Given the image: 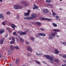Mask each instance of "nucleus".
Masks as SVG:
<instances>
[{
  "instance_id": "6e6d98bb",
  "label": "nucleus",
  "mask_w": 66,
  "mask_h": 66,
  "mask_svg": "<svg viewBox=\"0 0 66 66\" xmlns=\"http://www.w3.org/2000/svg\"><path fill=\"white\" fill-rule=\"evenodd\" d=\"M24 54L25 55H27V54L26 53H25Z\"/></svg>"
},
{
  "instance_id": "cd10ccee",
  "label": "nucleus",
  "mask_w": 66,
  "mask_h": 66,
  "mask_svg": "<svg viewBox=\"0 0 66 66\" xmlns=\"http://www.w3.org/2000/svg\"><path fill=\"white\" fill-rule=\"evenodd\" d=\"M47 6H50L51 8H53V5L51 4H48L47 5Z\"/></svg>"
},
{
  "instance_id": "49530a36",
  "label": "nucleus",
  "mask_w": 66,
  "mask_h": 66,
  "mask_svg": "<svg viewBox=\"0 0 66 66\" xmlns=\"http://www.w3.org/2000/svg\"><path fill=\"white\" fill-rule=\"evenodd\" d=\"M28 12L27 13H29L30 14V13L31 12V11H30V10H28Z\"/></svg>"
},
{
  "instance_id": "bf43d9fd",
  "label": "nucleus",
  "mask_w": 66,
  "mask_h": 66,
  "mask_svg": "<svg viewBox=\"0 0 66 66\" xmlns=\"http://www.w3.org/2000/svg\"><path fill=\"white\" fill-rule=\"evenodd\" d=\"M58 20H59V21H60V20H61V19L60 18L59 19H58Z\"/></svg>"
},
{
  "instance_id": "4c0bfd02",
  "label": "nucleus",
  "mask_w": 66,
  "mask_h": 66,
  "mask_svg": "<svg viewBox=\"0 0 66 66\" xmlns=\"http://www.w3.org/2000/svg\"><path fill=\"white\" fill-rule=\"evenodd\" d=\"M35 62L36 63H37V64H40V65H41V64H40V62H38L36 60H35Z\"/></svg>"
},
{
  "instance_id": "473e14b6",
  "label": "nucleus",
  "mask_w": 66,
  "mask_h": 66,
  "mask_svg": "<svg viewBox=\"0 0 66 66\" xmlns=\"http://www.w3.org/2000/svg\"><path fill=\"white\" fill-rule=\"evenodd\" d=\"M31 40H32L33 42H34V41L35 40L34 39V38H33V37H31Z\"/></svg>"
},
{
  "instance_id": "412c9836",
  "label": "nucleus",
  "mask_w": 66,
  "mask_h": 66,
  "mask_svg": "<svg viewBox=\"0 0 66 66\" xmlns=\"http://www.w3.org/2000/svg\"><path fill=\"white\" fill-rule=\"evenodd\" d=\"M52 24L53 26V27H57V25L56 23H52Z\"/></svg>"
},
{
  "instance_id": "7ed1b4c3",
  "label": "nucleus",
  "mask_w": 66,
  "mask_h": 66,
  "mask_svg": "<svg viewBox=\"0 0 66 66\" xmlns=\"http://www.w3.org/2000/svg\"><path fill=\"white\" fill-rule=\"evenodd\" d=\"M18 34H20V36H22V35H26V32H22L21 31H19L18 32Z\"/></svg>"
},
{
  "instance_id": "dca6fc26",
  "label": "nucleus",
  "mask_w": 66,
  "mask_h": 66,
  "mask_svg": "<svg viewBox=\"0 0 66 66\" xmlns=\"http://www.w3.org/2000/svg\"><path fill=\"white\" fill-rule=\"evenodd\" d=\"M36 24H37V25H38V26H41V23L39 22H36Z\"/></svg>"
},
{
  "instance_id": "b1692460",
  "label": "nucleus",
  "mask_w": 66,
  "mask_h": 66,
  "mask_svg": "<svg viewBox=\"0 0 66 66\" xmlns=\"http://www.w3.org/2000/svg\"><path fill=\"white\" fill-rule=\"evenodd\" d=\"M45 2H47V3H50V2H52V0H46Z\"/></svg>"
},
{
  "instance_id": "f257e3e1",
  "label": "nucleus",
  "mask_w": 66,
  "mask_h": 66,
  "mask_svg": "<svg viewBox=\"0 0 66 66\" xmlns=\"http://www.w3.org/2000/svg\"><path fill=\"white\" fill-rule=\"evenodd\" d=\"M44 57H46L47 59L50 60V61L51 63H54V60H53V57L50 56L48 55H43Z\"/></svg>"
},
{
  "instance_id": "8fccbe9b",
  "label": "nucleus",
  "mask_w": 66,
  "mask_h": 66,
  "mask_svg": "<svg viewBox=\"0 0 66 66\" xmlns=\"http://www.w3.org/2000/svg\"><path fill=\"white\" fill-rule=\"evenodd\" d=\"M40 29L42 31H44V29L43 28H40Z\"/></svg>"
},
{
  "instance_id": "37998d69",
  "label": "nucleus",
  "mask_w": 66,
  "mask_h": 66,
  "mask_svg": "<svg viewBox=\"0 0 66 66\" xmlns=\"http://www.w3.org/2000/svg\"><path fill=\"white\" fill-rule=\"evenodd\" d=\"M16 18L18 19H19V16L18 15H17L16 16Z\"/></svg>"
},
{
  "instance_id": "5701e85b",
  "label": "nucleus",
  "mask_w": 66,
  "mask_h": 66,
  "mask_svg": "<svg viewBox=\"0 0 66 66\" xmlns=\"http://www.w3.org/2000/svg\"><path fill=\"white\" fill-rule=\"evenodd\" d=\"M49 38L50 39H53V36L51 34L49 36Z\"/></svg>"
},
{
  "instance_id": "58836bf2",
  "label": "nucleus",
  "mask_w": 66,
  "mask_h": 66,
  "mask_svg": "<svg viewBox=\"0 0 66 66\" xmlns=\"http://www.w3.org/2000/svg\"><path fill=\"white\" fill-rule=\"evenodd\" d=\"M62 57L63 58H65V59H66V55L65 54H63V56H62Z\"/></svg>"
},
{
  "instance_id": "1a4fd4ad",
  "label": "nucleus",
  "mask_w": 66,
  "mask_h": 66,
  "mask_svg": "<svg viewBox=\"0 0 66 66\" xmlns=\"http://www.w3.org/2000/svg\"><path fill=\"white\" fill-rule=\"evenodd\" d=\"M5 18V17L4 15H3L2 14H0V19L4 20V19Z\"/></svg>"
},
{
  "instance_id": "de8ad7c7",
  "label": "nucleus",
  "mask_w": 66,
  "mask_h": 66,
  "mask_svg": "<svg viewBox=\"0 0 66 66\" xmlns=\"http://www.w3.org/2000/svg\"><path fill=\"white\" fill-rule=\"evenodd\" d=\"M26 43L27 44H30V43H29V42H28L27 41H26Z\"/></svg>"
},
{
  "instance_id": "864d4df0",
  "label": "nucleus",
  "mask_w": 66,
  "mask_h": 66,
  "mask_svg": "<svg viewBox=\"0 0 66 66\" xmlns=\"http://www.w3.org/2000/svg\"><path fill=\"white\" fill-rule=\"evenodd\" d=\"M59 55L60 56H62V55L61 54H59Z\"/></svg>"
},
{
  "instance_id": "423d86ee",
  "label": "nucleus",
  "mask_w": 66,
  "mask_h": 66,
  "mask_svg": "<svg viewBox=\"0 0 66 66\" xmlns=\"http://www.w3.org/2000/svg\"><path fill=\"white\" fill-rule=\"evenodd\" d=\"M42 19L44 20H46L48 21H51L52 20H51V19L48 18H43Z\"/></svg>"
},
{
  "instance_id": "f8f14e48",
  "label": "nucleus",
  "mask_w": 66,
  "mask_h": 66,
  "mask_svg": "<svg viewBox=\"0 0 66 66\" xmlns=\"http://www.w3.org/2000/svg\"><path fill=\"white\" fill-rule=\"evenodd\" d=\"M13 7L14 9H15L16 10L18 9V8H19V5H15Z\"/></svg>"
},
{
  "instance_id": "69168bd1",
  "label": "nucleus",
  "mask_w": 66,
  "mask_h": 66,
  "mask_svg": "<svg viewBox=\"0 0 66 66\" xmlns=\"http://www.w3.org/2000/svg\"><path fill=\"white\" fill-rule=\"evenodd\" d=\"M51 11H52V13H54V12H53V10H52Z\"/></svg>"
},
{
  "instance_id": "72a5a7b5",
  "label": "nucleus",
  "mask_w": 66,
  "mask_h": 66,
  "mask_svg": "<svg viewBox=\"0 0 66 66\" xmlns=\"http://www.w3.org/2000/svg\"><path fill=\"white\" fill-rule=\"evenodd\" d=\"M27 55L29 56H31V53H29L27 54Z\"/></svg>"
},
{
  "instance_id": "e2e57ef3",
  "label": "nucleus",
  "mask_w": 66,
  "mask_h": 66,
  "mask_svg": "<svg viewBox=\"0 0 66 66\" xmlns=\"http://www.w3.org/2000/svg\"><path fill=\"white\" fill-rule=\"evenodd\" d=\"M9 39L10 40H11V38H10Z\"/></svg>"
},
{
  "instance_id": "4d7b16f0",
  "label": "nucleus",
  "mask_w": 66,
  "mask_h": 66,
  "mask_svg": "<svg viewBox=\"0 0 66 66\" xmlns=\"http://www.w3.org/2000/svg\"><path fill=\"white\" fill-rule=\"evenodd\" d=\"M8 35V34H7L6 36H5L6 37H7V36Z\"/></svg>"
},
{
  "instance_id": "c85d7f7f",
  "label": "nucleus",
  "mask_w": 66,
  "mask_h": 66,
  "mask_svg": "<svg viewBox=\"0 0 66 66\" xmlns=\"http://www.w3.org/2000/svg\"><path fill=\"white\" fill-rule=\"evenodd\" d=\"M10 47L12 49H14L15 48V47L13 45H11L10 46Z\"/></svg>"
},
{
  "instance_id": "c756f323",
  "label": "nucleus",
  "mask_w": 66,
  "mask_h": 66,
  "mask_svg": "<svg viewBox=\"0 0 66 66\" xmlns=\"http://www.w3.org/2000/svg\"><path fill=\"white\" fill-rule=\"evenodd\" d=\"M61 44L63 45H64L65 46H66V42H61Z\"/></svg>"
},
{
  "instance_id": "39448f33",
  "label": "nucleus",
  "mask_w": 66,
  "mask_h": 66,
  "mask_svg": "<svg viewBox=\"0 0 66 66\" xmlns=\"http://www.w3.org/2000/svg\"><path fill=\"white\" fill-rule=\"evenodd\" d=\"M43 12L44 13H45V14H47L49 12V10L47 9H44Z\"/></svg>"
},
{
  "instance_id": "a878e982",
  "label": "nucleus",
  "mask_w": 66,
  "mask_h": 66,
  "mask_svg": "<svg viewBox=\"0 0 66 66\" xmlns=\"http://www.w3.org/2000/svg\"><path fill=\"white\" fill-rule=\"evenodd\" d=\"M19 38H20V42H22L23 41V39L22 38H20V36H19Z\"/></svg>"
},
{
  "instance_id": "13d9d810",
  "label": "nucleus",
  "mask_w": 66,
  "mask_h": 66,
  "mask_svg": "<svg viewBox=\"0 0 66 66\" xmlns=\"http://www.w3.org/2000/svg\"><path fill=\"white\" fill-rule=\"evenodd\" d=\"M2 0H0V1L1 2H2Z\"/></svg>"
},
{
  "instance_id": "f704fd0d",
  "label": "nucleus",
  "mask_w": 66,
  "mask_h": 66,
  "mask_svg": "<svg viewBox=\"0 0 66 66\" xmlns=\"http://www.w3.org/2000/svg\"><path fill=\"white\" fill-rule=\"evenodd\" d=\"M39 36V35L38 34H36L35 37L36 38H37V37H38Z\"/></svg>"
},
{
  "instance_id": "6ab92c4d",
  "label": "nucleus",
  "mask_w": 66,
  "mask_h": 66,
  "mask_svg": "<svg viewBox=\"0 0 66 66\" xmlns=\"http://www.w3.org/2000/svg\"><path fill=\"white\" fill-rule=\"evenodd\" d=\"M24 19H26V20H30V19H30V17H25L24 18Z\"/></svg>"
},
{
  "instance_id": "aec40b11",
  "label": "nucleus",
  "mask_w": 66,
  "mask_h": 66,
  "mask_svg": "<svg viewBox=\"0 0 66 66\" xmlns=\"http://www.w3.org/2000/svg\"><path fill=\"white\" fill-rule=\"evenodd\" d=\"M29 13H24V15L25 16H29Z\"/></svg>"
},
{
  "instance_id": "393cba45",
  "label": "nucleus",
  "mask_w": 66,
  "mask_h": 66,
  "mask_svg": "<svg viewBox=\"0 0 66 66\" xmlns=\"http://www.w3.org/2000/svg\"><path fill=\"white\" fill-rule=\"evenodd\" d=\"M54 32H60V30H59L56 29H54L53 30Z\"/></svg>"
},
{
  "instance_id": "3c124183",
  "label": "nucleus",
  "mask_w": 66,
  "mask_h": 66,
  "mask_svg": "<svg viewBox=\"0 0 66 66\" xmlns=\"http://www.w3.org/2000/svg\"><path fill=\"white\" fill-rule=\"evenodd\" d=\"M52 14L54 16V15H55V13L54 12H53L52 13Z\"/></svg>"
},
{
  "instance_id": "a211bd4d",
  "label": "nucleus",
  "mask_w": 66,
  "mask_h": 66,
  "mask_svg": "<svg viewBox=\"0 0 66 66\" xmlns=\"http://www.w3.org/2000/svg\"><path fill=\"white\" fill-rule=\"evenodd\" d=\"M4 31H5V30L4 29H2L0 30V34L3 33Z\"/></svg>"
},
{
  "instance_id": "5fc2aeb1",
  "label": "nucleus",
  "mask_w": 66,
  "mask_h": 66,
  "mask_svg": "<svg viewBox=\"0 0 66 66\" xmlns=\"http://www.w3.org/2000/svg\"><path fill=\"white\" fill-rule=\"evenodd\" d=\"M9 65L10 66H13V64H9Z\"/></svg>"
},
{
  "instance_id": "9b49d317",
  "label": "nucleus",
  "mask_w": 66,
  "mask_h": 66,
  "mask_svg": "<svg viewBox=\"0 0 66 66\" xmlns=\"http://www.w3.org/2000/svg\"><path fill=\"white\" fill-rule=\"evenodd\" d=\"M39 36H45L46 35L44 33H39Z\"/></svg>"
},
{
  "instance_id": "2eb2a0df",
  "label": "nucleus",
  "mask_w": 66,
  "mask_h": 66,
  "mask_svg": "<svg viewBox=\"0 0 66 66\" xmlns=\"http://www.w3.org/2000/svg\"><path fill=\"white\" fill-rule=\"evenodd\" d=\"M55 34H57L56 32H55L54 33H52L51 35L53 36V37H54L55 36Z\"/></svg>"
},
{
  "instance_id": "79ce46f5",
  "label": "nucleus",
  "mask_w": 66,
  "mask_h": 66,
  "mask_svg": "<svg viewBox=\"0 0 66 66\" xmlns=\"http://www.w3.org/2000/svg\"><path fill=\"white\" fill-rule=\"evenodd\" d=\"M14 43V41H11L10 42V44H13V43Z\"/></svg>"
},
{
  "instance_id": "774afa93",
  "label": "nucleus",
  "mask_w": 66,
  "mask_h": 66,
  "mask_svg": "<svg viewBox=\"0 0 66 66\" xmlns=\"http://www.w3.org/2000/svg\"><path fill=\"white\" fill-rule=\"evenodd\" d=\"M22 66H26V65H23Z\"/></svg>"
},
{
  "instance_id": "e433bc0d",
  "label": "nucleus",
  "mask_w": 66,
  "mask_h": 66,
  "mask_svg": "<svg viewBox=\"0 0 66 66\" xmlns=\"http://www.w3.org/2000/svg\"><path fill=\"white\" fill-rule=\"evenodd\" d=\"M24 4L25 5V6H27L28 5V4L26 2H25L24 3Z\"/></svg>"
},
{
  "instance_id": "f3484780",
  "label": "nucleus",
  "mask_w": 66,
  "mask_h": 66,
  "mask_svg": "<svg viewBox=\"0 0 66 66\" xmlns=\"http://www.w3.org/2000/svg\"><path fill=\"white\" fill-rule=\"evenodd\" d=\"M6 30H7L9 32H10V33H11V31L10 30H11V28H10L7 27L6 28Z\"/></svg>"
},
{
  "instance_id": "c03bdc74",
  "label": "nucleus",
  "mask_w": 66,
  "mask_h": 66,
  "mask_svg": "<svg viewBox=\"0 0 66 66\" xmlns=\"http://www.w3.org/2000/svg\"><path fill=\"white\" fill-rule=\"evenodd\" d=\"M13 34L14 35H15L16 34V32H14L13 33Z\"/></svg>"
},
{
  "instance_id": "c9c22d12",
  "label": "nucleus",
  "mask_w": 66,
  "mask_h": 66,
  "mask_svg": "<svg viewBox=\"0 0 66 66\" xmlns=\"http://www.w3.org/2000/svg\"><path fill=\"white\" fill-rule=\"evenodd\" d=\"M54 61L55 62H57V63L59 62V60L57 59H55Z\"/></svg>"
},
{
  "instance_id": "a19ab883",
  "label": "nucleus",
  "mask_w": 66,
  "mask_h": 66,
  "mask_svg": "<svg viewBox=\"0 0 66 66\" xmlns=\"http://www.w3.org/2000/svg\"><path fill=\"white\" fill-rule=\"evenodd\" d=\"M12 40L13 42H15V38L14 37H12Z\"/></svg>"
},
{
  "instance_id": "9d476101",
  "label": "nucleus",
  "mask_w": 66,
  "mask_h": 66,
  "mask_svg": "<svg viewBox=\"0 0 66 66\" xmlns=\"http://www.w3.org/2000/svg\"><path fill=\"white\" fill-rule=\"evenodd\" d=\"M11 27L13 28V30H15V28H16V27H17L16 26H15L14 24H11Z\"/></svg>"
},
{
  "instance_id": "7c9ffc66",
  "label": "nucleus",
  "mask_w": 66,
  "mask_h": 66,
  "mask_svg": "<svg viewBox=\"0 0 66 66\" xmlns=\"http://www.w3.org/2000/svg\"><path fill=\"white\" fill-rule=\"evenodd\" d=\"M55 18L56 20H58V19L60 18V17L57 15H56L55 16Z\"/></svg>"
},
{
  "instance_id": "4be33fe9",
  "label": "nucleus",
  "mask_w": 66,
  "mask_h": 66,
  "mask_svg": "<svg viewBox=\"0 0 66 66\" xmlns=\"http://www.w3.org/2000/svg\"><path fill=\"white\" fill-rule=\"evenodd\" d=\"M3 42H4V39H2L0 41L1 44L2 45L3 44Z\"/></svg>"
},
{
  "instance_id": "338daca9",
  "label": "nucleus",
  "mask_w": 66,
  "mask_h": 66,
  "mask_svg": "<svg viewBox=\"0 0 66 66\" xmlns=\"http://www.w3.org/2000/svg\"><path fill=\"white\" fill-rule=\"evenodd\" d=\"M60 10H62V9L61 8H60Z\"/></svg>"
},
{
  "instance_id": "0eeeda50",
  "label": "nucleus",
  "mask_w": 66,
  "mask_h": 66,
  "mask_svg": "<svg viewBox=\"0 0 66 66\" xmlns=\"http://www.w3.org/2000/svg\"><path fill=\"white\" fill-rule=\"evenodd\" d=\"M27 50L28 51H29L30 52H32V49L31 47L30 46H28Z\"/></svg>"
},
{
  "instance_id": "2f4dec72",
  "label": "nucleus",
  "mask_w": 66,
  "mask_h": 66,
  "mask_svg": "<svg viewBox=\"0 0 66 66\" xmlns=\"http://www.w3.org/2000/svg\"><path fill=\"white\" fill-rule=\"evenodd\" d=\"M15 49H16V50H18V49H19V47L17 46H16L15 47H14Z\"/></svg>"
},
{
  "instance_id": "ea45409f",
  "label": "nucleus",
  "mask_w": 66,
  "mask_h": 66,
  "mask_svg": "<svg viewBox=\"0 0 66 66\" xmlns=\"http://www.w3.org/2000/svg\"><path fill=\"white\" fill-rule=\"evenodd\" d=\"M16 63H19V59H17L16 60Z\"/></svg>"
},
{
  "instance_id": "09e8293b",
  "label": "nucleus",
  "mask_w": 66,
  "mask_h": 66,
  "mask_svg": "<svg viewBox=\"0 0 66 66\" xmlns=\"http://www.w3.org/2000/svg\"><path fill=\"white\" fill-rule=\"evenodd\" d=\"M11 14V13L10 12H7L6 13V14Z\"/></svg>"
},
{
  "instance_id": "0e129e2a",
  "label": "nucleus",
  "mask_w": 66,
  "mask_h": 66,
  "mask_svg": "<svg viewBox=\"0 0 66 66\" xmlns=\"http://www.w3.org/2000/svg\"><path fill=\"white\" fill-rule=\"evenodd\" d=\"M0 57H1V55L0 54Z\"/></svg>"
},
{
  "instance_id": "20e7f679",
  "label": "nucleus",
  "mask_w": 66,
  "mask_h": 66,
  "mask_svg": "<svg viewBox=\"0 0 66 66\" xmlns=\"http://www.w3.org/2000/svg\"><path fill=\"white\" fill-rule=\"evenodd\" d=\"M13 52V50L11 49L10 50H9L8 52L7 53L9 55H11V54H12V53Z\"/></svg>"
},
{
  "instance_id": "6e6552de",
  "label": "nucleus",
  "mask_w": 66,
  "mask_h": 66,
  "mask_svg": "<svg viewBox=\"0 0 66 66\" xmlns=\"http://www.w3.org/2000/svg\"><path fill=\"white\" fill-rule=\"evenodd\" d=\"M34 6L33 7V10H35V9H37V10H38V7L35 4H33Z\"/></svg>"
},
{
  "instance_id": "680f3d73",
  "label": "nucleus",
  "mask_w": 66,
  "mask_h": 66,
  "mask_svg": "<svg viewBox=\"0 0 66 66\" xmlns=\"http://www.w3.org/2000/svg\"><path fill=\"white\" fill-rule=\"evenodd\" d=\"M57 38H59V36L58 35H57Z\"/></svg>"
},
{
  "instance_id": "603ef678",
  "label": "nucleus",
  "mask_w": 66,
  "mask_h": 66,
  "mask_svg": "<svg viewBox=\"0 0 66 66\" xmlns=\"http://www.w3.org/2000/svg\"><path fill=\"white\" fill-rule=\"evenodd\" d=\"M63 61L64 63H66V60H63Z\"/></svg>"
},
{
  "instance_id": "052dcab7",
  "label": "nucleus",
  "mask_w": 66,
  "mask_h": 66,
  "mask_svg": "<svg viewBox=\"0 0 66 66\" xmlns=\"http://www.w3.org/2000/svg\"><path fill=\"white\" fill-rule=\"evenodd\" d=\"M66 66V64L65 65H62V66Z\"/></svg>"
},
{
  "instance_id": "ddd939ff",
  "label": "nucleus",
  "mask_w": 66,
  "mask_h": 66,
  "mask_svg": "<svg viewBox=\"0 0 66 66\" xmlns=\"http://www.w3.org/2000/svg\"><path fill=\"white\" fill-rule=\"evenodd\" d=\"M59 53V50L57 49H55V51H54V53L56 54H57L58 53Z\"/></svg>"
},
{
  "instance_id": "a18cd8bd",
  "label": "nucleus",
  "mask_w": 66,
  "mask_h": 66,
  "mask_svg": "<svg viewBox=\"0 0 66 66\" xmlns=\"http://www.w3.org/2000/svg\"><path fill=\"white\" fill-rule=\"evenodd\" d=\"M19 9H22V8H23L22 7H20L19 6Z\"/></svg>"
},
{
  "instance_id": "4468645a",
  "label": "nucleus",
  "mask_w": 66,
  "mask_h": 66,
  "mask_svg": "<svg viewBox=\"0 0 66 66\" xmlns=\"http://www.w3.org/2000/svg\"><path fill=\"white\" fill-rule=\"evenodd\" d=\"M7 21L6 20H5L2 23V24H3V26H5V25L6 24V23H7Z\"/></svg>"
},
{
  "instance_id": "bb28decb",
  "label": "nucleus",
  "mask_w": 66,
  "mask_h": 66,
  "mask_svg": "<svg viewBox=\"0 0 66 66\" xmlns=\"http://www.w3.org/2000/svg\"><path fill=\"white\" fill-rule=\"evenodd\" d=\"M36 55L38 56H41L42 55V54H41L37 53H36Z\"/></svg>"
},
{
  "instance_id": "f03ea898",
  "label": "nucleus",
  "mask_w": 66,
  "mask_h": 66,
  "mask_svg": "<svg viewBox=\"0 0 66 66\" xmlns=\"http://www.w3.org/2000/svg\"><path fill=\"white\" fill-rule=\"evenodd\" d=\"M31 17H30V19H33L37 17V15L35 13H32L31 15Z\"/></svg>"
}]
</instances>
